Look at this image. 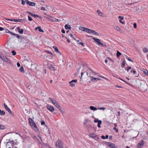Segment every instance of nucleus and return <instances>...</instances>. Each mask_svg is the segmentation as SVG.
<instances>
[{"label": "nucleus", "mask_w": 148, "mask_h": 148, "mask_svg": "<svg viewBox=\"0 0 148 148\" xmlns=\"http://www.w3.org/2000/svg\"><path fill=\"white\" fill-rule=\"evenodd\" d=\"M50 69L53 71H55L56 69L55 67H54L53 65L51 64L50 66Z\"/></svg>", "instance_id": "obj_25"}, {"label": "nucleus", "mask_w": 148, "mask_h": 148, "mask_svg": "<svg viewBox=\"0 0 148 148\" xmlns=\"http://www.w3.org/2000/svg\"><path fill=\"white\" fill-rule=\"evenodd\" d=\"M125 60H123L122 62V65H121V67L123 68L124 67L125 64Z\"/></svg>", "instance_id": "obj_30"}, {"label": "nucleus", "mask_w": 148, "mask_h": 148, "mask_svg": "<svg viewBox=\"0 0 148 148\" xmlns=\"http://www.w3.org/2000/svg\"><path fill=\"white\" fill-rule=\"evenodd\" d=\"M5 129V127L4 125L0 124V130H3Z\"/></svg>", "instance_id": "obj_27"}, {"label": "nucleus", "mask_w": 148, "mask_h": 148, "mask_svg": "<svg viewBox=\"0 0 148 148\" xmlns=\"http://www.w3.org/2000/svg\"><path fill=\"white\" fill-rule=\"evenodd\" d=\"M77 81V79H75L74 80H72L71 81H70L69 82V83H73V82H76Z\"/></svg>", "instance_id": "obj_36"}, {"label": "nucleus", "mask_w": 148, "mask_h": 148, "mask_svg": "<svg viewBox=\"0 0 148 148\" xmlns=\"http://www.w3.org/2000/svg\"><path fill=\"white\" fill-rule=\"evenodd\" d=\"M56 145L58 146L59 148H63V146L62 141L58 139L56 141Z\"/></svg>", "instance_id": "obj_2"}, {"label": "nucleus", "mask_w": 148, "mask_h": 148, "mask_svg": "<svg viewBox=\"0 0 148 148\" xmlns=\"http://www.w3.org/2000/svg\"><path fill=\"white\" fill-rule=\"evenodd\" d=\"M115 86L116 87L118 88H122V87H121V86H120L119 85H116Z\"/></svg>", "instance_id": "obj_59"}, {"label": "nucleus", "mask_w": 148, "mask_h": 148, "mask_svg": "<svg viewBox=\"0 0 148 148\" xmlns=\"http://www.w3.org/2000/svg\"><path fill=\"white\" fill-rule=\"evenodd\" d=\"M5 20H8V21H13V19H11L8 18H5Z\"/></svg>", "instance_id": "obj_54"}, {"label": "nucleus", "mask_w": 148, "mask_h": 148, "mask_svg": "<svg viewBox=\"0 0 148 148\" xmlns=\"http://www.w3.org/2000/svg\"><path fill=\"white\" fill-rule=\"evenodd\" d=\"M121 55V53L119 51H117L116 53V56L117 57H119Z\"/></svg>", "instance_id": "obj_29"}, {"label": "nucleus", "mask_w": 148, "mask_h": 148, "mask_svg": "<svg viewBox=\"0 0 148 148\" xmlns=\"http://www.w3.org/2000/svg\"><path fill=\"white\" fill-rule=\"evenodd\" d=\"M104 143L107 145L110 148H116L115 145L111 143L106 142Z\"/></svg>", "instance_id": "obj_5"}, {"label": "nucleus", "mask_w": 148, "mask_h": 148, "mask_svg": "<svg viewBox=\"0 0 148 148\" xmlns=\"http://www.w3.org/2000/svg\"><path fill=\"white\" fill-rule=\"evenodd\" d=\"M28 120L30 124H31V125L34 126L35 128L38 129V128L35 123L33 121L32 119L31 118H29L28 119Z\"/></svg>", "instance_id": "obj_4"}, {"label": "nucleus", "mask_w": 148, "mask_h": 148, "mask_svg": "<svg viewBox=\"0 0 148 148\" xmlns=\"http://www.w3.org/2000/svg\"><path fill=\"white\" fill-rule=\"evenodd\" d=\"M97 14L99 16H102L103 13L102 12H101L99 10H98L97 11Z\"/></svg>", "instance_id": "obj_23"}, {"label": "nucleus", "mask_w": 148, "mask_h": 148, "mask_svg": "<svg viewBox=\"0 0 148 148\" xmlns=\"http://www.w3.org/2000/svg\"><path fill=\"white\" fill-rule=\"evenodd\" d=\"M134 27V28H136L137 27V24L136 23H134L133 24Z\"/></svg>", "instance_id": "obj_45"}, {"label": "nucleus", "mask_w": 148, "mask_h": 148, "mask_svg": "<svg viewBox=\"0 0 148 148\" xmlns=\"http://www.w3.org/2000/svg\"><path fill=\"white\" fill-rule=\"evenodd\" d=\"M81 78H80V83L81 84H82V83H83V81L82 80V75H83V73H82V72L81 73Z\"/></svg>", "instance_id": "obj_31"}, {"label": "nucleus", "mask_w": 148, "mask_h": 148, "mask_svg": "<svg viewBox=\"0 0 148 148\" xmlns=\"http://www.w3.org/2000/svg\"><path fill=\"white\" fill-rule=\"evenodd\" d=\"M27 12L31 15L32 16L34 17L35 18H38L40 19H42V18L41 16L36 14H33L32 12H30L29 11H27Z\"/></svg>", "instance_id": "obj_7"}, {"label": "nucleus", "mask_w": 148, "mask_h": 148, "mask_svg": "<svg viewBox=\"0 0 148 148\" xmlns=\"http://www.w3.org/2000/svg\"><path fill=\"white\" fill-rule=\"evenodd\" d=\"M49 99L50 101L54 105L55 104V103H56L57 102L56 100L54 99H53L50 97L49 98Z\"/></svg>", "instance_id": "obj_12"}, {"label": "nucleus", "mask_w": 148, "mask_h": 148, "mask_svg": "<svg viewBox=\"0 0 148 148\" xmlns=\"http://www.w3.org/2000/svg\"><path fill=\"white\" fill-rule=\"evenodd\" d=\"M93 39L97 42V44L98 45V44H99L101 42L100 40L99 39L93 37Z\"/></svg>", "instance_id": "obj_13"}, {"label": "nucleus", "mask_w": 148, "mask_h": 148, "mask_svg": "<svg viewBox=\"0 0 148 148\" xmlns=\"http://www.w3.org/2000/svg\"><path fill=\"white\" fill-rule=\"evenodd\" d=\"M114 28L115 29L118 31H119L120 30L119 27L117 26H114Z\"/></svg>", "instance_id": "obj_32"}, {"label": "nucleus", "mask_w": 148, "mask_h": 148, "mask_svg": "<svg viewBox=\"0 0 148 148\" xmlns=\"http://www.w3.org/2000/svg\"><path fill=\"white\" fill-rule=\"evenodd\" d=\"M25 2L27 4L29 5L30 3V1H29L28 0H25Z\"/></svg>", "instance_id": "obj_43"}, {"label": "nucleus", "mask_w": 148, "mask_h": 148, "mask_svg": "<svg viewBox=\"0 0 148 148\" xmlns=\"http://www.w3.org/2000/svg\"><path fill=\"white\" fill-rule=\"evenodd\" d=\"M61 32H62L63 33H64V34L65 33V31L63 29H62V30H61Z\"/></svg>", "instance_id": "obj_60"}, {"label": "nucleus", "mask_w": 148, "mask_h": 148, "mask_svg": "<svg viewBox=\"0 0 148 148\" xmlns=\"http://www.w3.org/2000/svg\"><path fill=\"white\" fill-rule=\"evenodd\" d=\"M46 107L47 109L51 112H52L54 110V109L53 107L52 106H47Z\"/></svg>", "instance_id": "obj_8"}, {"label": "nucleus", "mask_w": 148, "mask_h": 148, "mask_svg": "<svg viewBox=\"0 0 148 148\" xmlns=\"http://www.w3.org/2000/svg\"><path fill=\"white\" fill-rule=\"evenodd\" d=\"M143 51L144 53H146L148 51V49L146 48H144L143 49Z\"/></svg>", "instance_id": "obj_35"}, {"label": "nucleus", "mask_w": 148, "mask_h": 148, "mask_svg": "<svg viewBox=\"0 0 148 148\" xmlns=\"http://www.w3.org/2000/svg\"><path fill=\"white\" fill-rule=\"evenodd\" d=\"M0 58H1L2 60L5 62H7L9 64H11V61L10 59L7 58L5 56H3L2 55L0 56Z\"/></svg>", "instance_id": "obj_1"}, {"label": "nucleus", "mask_w": 148, "mask_h": 148, "mask_svg": "<svg viewBox=\"0 0 148 148\" xmlns=\"http://www.w3.org/2000/svg\"><path fill=\"white\" fill-rule=\"evenodd\" d=\"M53 48L54 49L55 51H56L57 53H59L60 55H62L61 53L59 51L56 46H54L53 47Z\"/></svg>", "instance_id": "obj_9"}, {"label": "nucleus", "mask_w": 148, "mask_h": 148, "mask_svg": "<svg viewBox=\"0 0 148 148\" xmlns=\"http://www.w3.org/2000/svg\"><path fill=\"white\" fill-rule=\"evenodd\" d=\"M90 108L92 110L95 111L97 110V108L93 106H90Z\"/></svg>", "instance_id": "obj_18"}, {"label": "nucleus", "mask_w": 148, "mask_h": 148, "mask_svg": "<svg viewBox=\"0 0 148 148\" xmlns=\"http://www.w3.org/2000/svg\"><path fill=\"white\" fill-rule=\"evenodd\" d=\"M55 106H56L58 108V107H60V106L59 105V103L57 102L56 103H55V104L54 105Z\"/></svg>", "instance_id": "obj_34"}, {"label": "nucleus", "mask_w": 148, "mask_h": 148, "mask_svg": "<svg viewBox=\"0 0 148 148\" xmlns=\"http://www.w3.org/2000/svg\"><path fill=\"white\" fill-rule=\"evenodd\" d=\"M5 115V113L3 110H1L0 109V115L4 116Z\"/></svg>", "instance_id": "obj_22"}, {"label": "nucleus", "mask_w": 148, "mask_h": 148, "mask_svg": "<svg viewBox=\"0 0 148 148\" xmlns=\"http://www.w3.org/2000/svg\"><path fill=\"white\" fill-rule=\"evenodd\" d=\"M102 122L101 121L99 120V122L98 123L97 126L98 127L100 128L101 127L100 125L101 124Z\"/></svg>", "instance_id": "obj_28"}, {"label": "nucleus", "mask_w": 148, "mask_h": 148, "mask_svg": "<svg viewBox=\"0 0 148 148\" xmlns=\"http://www.w3.org/2000/svg\"><path fill=\"white\" fill-rule=\"evenodd\" d=\"M69 83L70 84V86L71 87H73L75 86V84L74 83Z\"/></svg>", "instance_id": "obj_47"}, {"label": "nucleus", "mask_w": 148, "mask_h": 148, "mask_svg": "<svg viewBox=\"0 0 148 148\" xmlns=\"http://www.w3.org/2000/svg\"><path fill=\"white\" fill-rule=\"evenodd\" d=\"M119 22L120 23H121L122 24H124V23H125L123 21H122L121 20H119Z\"/></svg>", "instance_id": "obj_56"}, {"label": "nucleus", "mask_w": 148, "mask_h": 148, "mask_svg": "<svg viewBox=\"0 0 148 148\" xmlns=\"http://www.w3.org/2000/svg\"><path fill=\"white\" fill-rule=\"evenodd\" d=\"M10 143L11 144V145L13 147L14 145V142L13 141H11L10 142Z\"/></svg>", "instance_id": "obj_42"}, {"label": "nucleus", "mask_w": 148, "mask_h": 148, "mask_svg": "<svg viewBox=\"0 0 148 148\" xmlns=\"http://www.w3.org/2000/svg\"><path fill=\"white\" fill-rule=\"evenodd\" d=\"M23 20L22 19H13V21H14L15 22H21L23 23Z\"/></svg>", "instance_id": "obj_15"}, {"label": "nucleus", "mask_w": 148, "mask_h": 148, "mask_svg": "<svg viewBox=\"0 0 148 148\" xmlns=\"http://www.w3.org/2000/svg\"><path fill=\"white\" fill-rule=\"evenodd\" d=\"M8 33H9L10 34H11L12 35H13L14 36V33H12V32H11L10 31V32Z\"/></svg>", "instance_id": "obj_63"}, {"label": "nucleus", "mask_w": 148, "mask_h": 148, "mask_svg": "<svg viewBox=\"0 0 148 148\" xmlns=\"http://www.w3.org/2000/svg\"><path fill=\"white\" fill-rule=\"evenodd\" d=\"M143 71L145 74L148 76V71L147 70L143 69Z\"/></svg>", "instance_id": "obj_17"}, {"label": "nucleus", "mask_w": 148, "mask_h": 148, "mask_svg": "<svg viewBox=\"0 0 148 148\" xmlns=\"http://www.w3.org/2000/svg\"><path fill=\"white\" fill-rule=\"evenodd\" d=\"M113 130H115V131L116 132H118V130L115 127H114L113 128Z\"/></svg>", "instance_id": "obj_46"}, {"label": "nucleus", "mask_w": 148, "mask_h": 148, "mask_svg": "<svg viewBox=\"0 0 148 148\" xmlns=\"http://www.w3.org/2000/svg\"><path fill=\"white\" fill-rule=\"evenodd\" d=\"M98 109L100 110H104L105 109V108L104 107H101L100 108H98Z\"/></svg>", "instance_id": "obj_49"}, {"label": "nucleus", "mask_w": 148, "mask_h": 148, "mask_svg": "<svg viewBox=\"0 0 148 148\" xmlns=\"http://www.w3.org/2000/svg\"><path fill=\"white\" fill-rule=\"evenodd\" d=\"M10 32V31L8 29H6L5 30V32L6 33H8Z\"/></svg>", "instance_id": "obj_61"}, {"label": "nucleus", "mask_w": 148, "mask_h": 148, "mask_svg": "<svg viewBox=\"0 0 148 148\" xmlns=\"http://www.w3.org/2000/svg\"><path fill=\"white\" fill-rule=\"evenodd\" d=\"M11 53L13 56H14L16 54V52L14 50H12L11 51Z\"/></svg>", "instance_id": "obj_38"}, {"label": "nucleus", "mask_w": 148, "mask_h": 148, "mask_svg": "<svg viewBox=\"0 0 148 148\" xmlns=\"http://www.w3.org/2000/svg\"><path fill=\"white\" fill-rule=\"evenodd\" d=\"M144 145V140H142L139 141L137 145V147L138 148H141Z\"/></svg>", "instance_id": "obj_6"}, {"label": "nucleus", "mask_w": 148, "mask_h": 148, "mask_svg": "<svg viewBox=\"0 0 148 148\" xmlns=\"http://www.w3.org/2000/svg\"><path fill=\"white\" fill-rule=\"evenodd\" d=\"M91 33H92V34L96 36H98L99 35V34L97 32L92 30Z\"/></svg>", "instance_id": "obj_19"}, {"label": "nucleus", "mask_w": 148, "mask_h": 148, "mask_svg": "<svg viewBox=\"0 0 148 148\" xmlns=\"http://www.w3.org/2000/svg\"><path fill=\"white\" fill-rule=\"evenodd\" d=\"M130 72H131V73L133 72V73L134 74H135L136 73V72L135 71L132 70L130 71Z\"/></svg>", "instance_id": "obj_52"}, {"label": "nucleus", "mask_w": 148, "mask_h": 148, "mask_svg": "<svg viewBox=\"0 0 148 148\" xmlns=\"http://www.w3.org/2000/svg\"><path fill=\"white\" fill-rule=\"evenodd\" d=\"M4 106L5 109L9 112H11V110L9 108H8L5 103L3 104Z\"/></svg>", "instance_id": "obj_14"}, {"label": "nucleus", "mask_w": 148, "mask_h": 148, "mask_svg": "<svg viewBox=\"0 0 148 148\" xmlns=\"http://www.w3.org/2000/svg\"><path fill=\"white\" fill-rule=\"evenodd\" d=\"M74 39L78 42L79 45H81L82 46H83V43L82 42H79V40H77L75 38H74Z\"/></svg>", "instance_id": "obj_20"}, {"label": "nucleus", "mask_w": 148, "mask_h": 148, "mask_svg": "<svg viewBox=\"0 0 148 148\" xmlns=\"http://www.w3.org/2000/svg\"><path fill=\"white\" fill-rule=\"evenodd\" d=\"M118 18L121 20H123L124 19V17L123 16L122 17L121 16H119Z\"/></svg>", "instance_id": "obj_48"}, {"label": "nucleus", "mask_w": 148, "mask_h": 148, "mask_svg": "<svg viewBox=\"0 0 148 148\" xmlns=\"http://www.w3.org/2000/svg\"><path fill=\"white\" fill-rule=\"evenodd\" d=\"M90 136L92 138H95L97 137V136L95 134L92 133L90 134Z\"/></svg>", "instance_id": "obj_16"}, {"label": "nucleus", "mask_w": 148, "mask_h": 148, "mask_svg": "<svg viewBox=\"0 0 148 148\" xmlns=\"http://www.w3.org/2000/svg\"><path fill=\"white\" fill-rule=\"evenodd\" d=\"M21 4L23 5H24L25 4V1H24V0H21Z\"/></svg>", "instance_id": "obj_41"}, {"label": "nucleus", "mask_w": 148, "mask_h": 148, "mask_svg": "<svg viewBox=\"0 0 148 148\" xmlns=\"http://www.w3.org/2000/svg\"><path fill=\"white\" fill-rule=\"evenodd\" d=\"M20 71L23 73H24L25 72V71L24 69V68L23 67H21V68L19 69Z\"/></svg>", "instance_id": "obj_26"}, {"label": "nucleus", "mask_w": 148, "mask_h": 148, "mask_svg": "<svg viewBox=\"0 0 148 148\" xmlns=\"http://www.w3.org/2000/svg\"><path fill=\"white\" fill-rule=\"evenodd\" d=\"M28 20L29 21H32L33 19L32 18L29 16H28Z\"/></svg>", "instance_id": "obj_37"}, {"label": "nucleus", "mask_w": 148, "mask_h": 148, "mask_svg": "<svg viewBox=\"0 0 148 148\" xmlns=\"http://www.w3.org/2000/svg\"><path fill=\"white\" fill-rule=\"evenodd\" d=\"M41 10L44 11V10H45V8L44 7H42L41 8Z\"/></svg>", "instance_id": "obj_57"}, {"label": "nucleus", "mask_w": 148, "mask_h": 148, "mask_svg": "<svg viewBox=\"0 0 148 148\" xmlns=\"http://www.w3.org/2000/svg\"><path fill=\"white\" fill-rule=\"evenodd\" d=\"M46 52L50 54H51L52 55H53V54H52V53L50 51H46Z\"/></svg>", "instance_id": "obj_50"}, {"label": "nucleus", "mask_w": 148, "mask_h": 148, "mask_svg": "<svg viewBox=\"0 0 148 148\" xmlns=\"http://www.w3.org/2000/svg\"><path fill=\"white\" fill-rule=\"evenodd\" d=\"M88 121L89 120L88 119H86L85 121V122L84 123V124H86Z\"/></svg>", "instance_id": "obj_62"}, {"label": "nucleus", "mask_w": 148, "mask_h": 148, "mask_svg": "<svg viewBox=\"0 0 148 148\" xmlns=\"http://www.w3.org/2000/svg\"><path fill=\"white\" fill-rule=\"evenodd\" d=\"M91 29L84 27V32H86L89 34H90L91 33Z\"/></svg>", "instance_id": "obj_10"}, {"label": "nucleus", "mask_w": 148, "mask_h": 148, "mask_svg": "<svg viewBox=\"0 0 148 148\" xmlns=\"http://www.w3.org/2000/svg\"><path fill=\"white\" fill-rule=\"evenodd\" d=\"M45 124V122L44 121H41V124L42 125H44Z\"/></svg>", "instance_id": "obj_53"}, {"label": "nucleus", "mask_w": 148, "mask_h": 148, "mask_svg": "<svg viewBox=\"0 0 148 148\" xmlns=\"http://www.w3.org/2000/svg\"><path fill=\"white\" fill-rule=\"evenodd\" d=\"M36 5V3L33 2H32L30 1V3L29 4V6H35Z\"/></svg>", "instance_id": "obj_21"}, {"label": "nucleus", "mask_w": 148, "mask_h": 148, "mask_svg": "<svg viewBox=\"0 0 148 148\" xmlns=\"http://www.w3.org/2000/svg\"><path fill=\"white\" fill-rule=\"evenodd\" d=\"M99 121V120L98 119H95L94 121V122L95 123H97V122L98 123Z\"/></svg>", "instance_id": "obj_39"}, {"label": "nucleus", "mask_w": 148, "mask_h": 148, "mask_svg": "<svg viewBox=\"0 0 148 148\" xmlns=\"http://www.w3.org/2000/svg\"><path fill=\"white\" fill-rule=\"evenodd\" d=\"M14 36H15L17 38H18V40H19V39L21 38L22 41H20V42L23 43V42H24L25 41H26V40L23 37H22L21 35L14 34Z\"/></svg>", "instance_id": "obj_3"}, {"label": "nucleus", "mask_w": 148, "mask_h": 148, "mask_svg": "<svg viewBox=\"0 0 148 148\" xmlns=\"http://www.w3.org/2000/svg\"><path fill=\"white\" fill-rule=\"evenodd\" d=\"M17 66L18 67H20V64L18 62L17 63Z\"/></svg>", "instance_id": "obj_64"}, {"label": "nucleus", "mask_w": 148, "mask_h": 148, "mask_svg": "<svg viewBox=\"0 0 148 148\" xmlns=\"http://www.w3.org/2000/svg\"><path fill=\"white\" fill-rule=\"evenodd\" d=\"M65 29H69V25H68L67 24H66L65 25Z\"/></svg>", "instance_id": "obj_40"}, {"label": "nucleus", "mask_w": 148, "mask_h": 148, "mask_svg": "<svg viewBox=\"0 0 148 148\" xmlns=\"http://www.w3.org/2000/svg\"><path fill=\"white\" fill-rule=\"evenodd\" d=\"M89 71H90V73H95V72H94L92 70L90 69H89Z\"/></svg>", "instance_id": "obj_51"}, {"label": "nucleus", "mask_w": 148, "mask_h": 148, "mask_svg": "<svg viewBox=\"0 0 148 148\" xmlns=\"http://www.w3.org/2000/svg\"><path fill=\"white\" fill-rule=\"evenodd\" d=\"M126 58H127V59L128 60L132 62H133V61L131 59H130V58H128L127 56H126Z\"/></svg>", "instance_id": "obj_44"}, {"label": "nucleus", "mask_w": 148, "mask_h": 148, "mask_svg": "<svg viewBox=\"0 0 148 148\" xmlns=\"http://www.w3.org/2000/svg\"><path fill=\"white\" fill-rule=\"evenodd\" d=\"M91 80L93 82H95V80H98L99 79H99V78H94V77H91Z\"/></svg>", "instance_id": "obj_24"}, {"label": "nucleus", "mask_w": 148, "mask_h": 148, "mask_svg": "<svg viewBox=\"0 0 148 148\" xmlns=\"http://www.w3.org/2000/svg\"><path fill=\"white\" fill-rule=\"evenodd\" d=\"M79 29L81 30L82 31H83V27H79Z\"/></svg>", "instance_id": "obj_55"}, {"label": "nucleus", "mask_w": 148, "mask_h": 148, "mask_svg": "<svg viewBox=\"0 0 148 148\" xmlns=\"http://www.w3.org/2000/svg\"><path fill=\"white\" fill-rule=\"evenodd\" d=\"M101 138H102V139H105V136H103V135H102L101 136Z\"/></svg>", "instance_id": "obj_58"}, {"label": "nucleus", "mask_w": 148, "mask_h": 148, "mask_svg": "<svg viewBox=\"0 0 148 148\" xmlns=\"http://www.w3.org/2000/svg\"><path fill=\"white\" fill-rule=\"evenodd\" d=\"M38 30L40 32H44L43 30L41 29V28L40 27L38 26Z\"/></svg>", "instance_id": "obj_33"}, {"label": "nucleus", "mask_w": 148, "mask_h": 148, "mask_svg": "<svg viewBox=\"0 0 148 148\" xmlns=\"http://www.w3.org/2000/svg\"><path fill=\"white\" fill-rule=\"evenodd\" d=\"M17 29L18 30V32L20 34H23V33L24 30L23 29H20V28L18 27H17Z\"/></svg>", "instance_id": "obj_11"}]
</instances>
